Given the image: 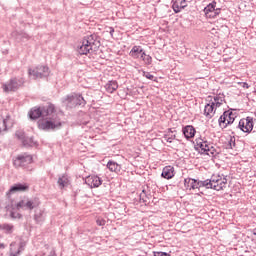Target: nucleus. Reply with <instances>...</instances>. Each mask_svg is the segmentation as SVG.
I'll use <instances>...</instances> for the list:
<instances>
[{
	"label": "nucleus",
	"instance_id": "nucleus-22",
	"mask_svg": "<svg viewBox=\"0 0 256 256\" xmlns=\"http://www.w3.org/2000/svg\"><path fill=\"white\" fill-rule=\"evenodd\" d=\"M143 52H144V50H143V48H141V46H133V48L129 52V55L133 59H139V55H142Z\"/></svg>",
	"mask_w": 256,
	"mask_h": 256
},
{
	"label": "nucleus",
	"instance_id": "nucleus-26",
	"mask_svg": "<svg viewBox=\"0 0 256 256\" xmlns=\"http://www.w3.org/2000/svg\"><path fill=\"white\" fill-rule=\"evenodd\" d=\"M217 7V2L213 1L212 3L208 4L205 8H204V13L205 15H209V13H212L213 11H215V8Z\"/></svg>",
	"mask_w": 256,
	"mask_h": 256
},
{
	"label": "nucleus",
	"instance_id": "nucleus-35",
	"mask_svg": "<svg viewBox=\"0 0 256 256\" xmlns=\"http://www.w3.org/2000/svg\"><path fill=\"white\" fill-rule=\"evenodd\" d=\"M145 77H146V79H150V80L155 79V76H153V74H151V73H146Z\"/></svg>",
	"mask_w": 256,
	"mask_h": 256
},
{
	"label": "nucleus",
	"instance_id": "nucleus-38",
	"mask_svg": "<svg viewBox=\"0 0 256 256\" xmlns=\"http://www.w3.org/2000/svg\"><path fill=\"white\" fill-rule=\"evenodd\" d=\"M242 87H244V89H249V84L247 82H243Z\"/></svg>",
	"mask_w": 256,
	"mask_h": 256
},
{
	"label": "nucleus",
	"instance_id": "nucleus-36",
	"mask_svg": "<svg viewBox=\"0 0 256 256\" xmlns=\"http://www.w3.org/2000/svg\"><path fill=\"white\" fill-rule=\"evenodd\" d=\"M108 33H110L111 37H113V33H115V29H113V27H109Z\"/></svg>",
	"mask_w": 256,
	"mask_h": 256
},
{
	"label": "nucleus",
	"instance_id": "nucleus-19",
	"mask_svg": "<svg viewBox=\"0 0 256 256\" xmlns=\"http://www.w3.org/2000/svg\"><path fill=\"white\" fill-rule=\"evenodd\" d=\"M107 169H109V171L112 173H121V165L112 160L108 161Z\"/></svg>",
	"mask_w": 256,
	"mask_h": 256
},
{
	"label": "nucleus",
	"instance_id": "nucleus-33",
	"mask_svg": "<svg viewBox=\"0 0 256 256\" xmlns=\"http://www.w3.org/2000/svg\"><path fill=\"white\" fill-rule=\"evenodd\" d=\"M140 199L142 200L143 203H147V198H145V191H143V192L140 194Z\"/></svg>",
	"mask_w": 256,
	"mask_h": 256
},
{
	"label": "nucleus",
	"instance_id": "nucleus-7",
	"mask_svg": "<svg viewBox=\"0 0 256 256\" xmlns=\"http://www.w3.org/2000/svg\"><path fill=\"white\" fill-rule=\"evenodd\" d=\"M196 148L200 149V153L208 155L209 157H215V155H217L215 147L203 138L196 139Z\"/></svg>",
	"mask_w": 256,
	"mask_h": 256
},
{
	"label": "nucleus",
	"instance_id": "nucleus-25",
	"mask_svg": "<svg viewBox=\"0 0 256 256\" xmlns=\"http://www.w3.org/2000/svg\"><path fill=\"white\" fill-rule=\"evenodd\" d=\"M34 221H36V223H43V221H45V211L39 210L36 212L34 215Z\"/></svg>",
	"mask_w": 256,
	"mask_h": 256
},
{
	"label": "nucleus",
	"instance_id": "nucleus-6",
	"mask_svg": "<svg viewBox=\"0 0 256 256\" xmlns=\"http://www.w3.org/2000/svg\"><path fill=\"white\" fill-rule=\"evenodd\" d=\"M97 36L90 35L82 40V44L78 47V53L80 55H87L91 53L95 47H97Z\"/></svg>",
	"mask_w": 256,
	"mask_h": 256
},
{
	"label": "nucleus",
	"instance_id": "nucleus-21",
	"mask_svg": "<svg viewBox=\"0 0 256 256\" xmlns=\"http://www.w3.org/2000/svg\"><path fill=\"white\" fill-rule=\"evenodd\" d=\"M0 231H3L6 235H11L15 231V226L9 223L0 224Z\"/></svg>",
	"mask_w": 256,
	"mask_h": 256
},
{
	"label": "nucleus",
	"instance_id": "nucleus-5",
	"mask_svg": "<svg viewBox=\"0 0 256 256\" xmlns=\"http://www.w3.org/2000/svg\"><path fill=\"white\" fill-rule=\"evenodd\" d=\"M62 103L64 107L67 109H74V107H77V105H86L87 102L85 101V98L81 94H69L66 97L62 99Z\"/></svg>",
	"mask_w": 256,
	"mask_h": 256
},
{
	"label": "nucleus",
	"instance_id": "nucleus-27",
	"mask_svg": "<svg viewBox=\"0 0 256 256\" xmlns=\"http://www.w3.org/2000/svg\"><path fill=\"white\" fill-rule=\"evenodd\" d=\"M140 59L144 61L145 65H151L153 63V58L150 55H146L145 51L140 55Z\"/></svg>",
	"mask_w": 256,
	"mask_h": 256
},
{
	"label": "nucleus",
	"instance_id": "nucleus-34",
	"mask_svg": "<svg viewBox=\"0 0 256 256\" xmlns=\"http://www.w3.org/2000/svg\"><path fill=\"white\" fill-rule=\"evenodd\" d=\"M214 14L216 15V17H218V15H221V8H214Z\"/></svg>",
	"mask_w": 256,
	"mask_h": 256
},
{
	"label": "nucleus",
	"instance_id": "nucleus-39",
	"mask_svg": "<svg viewBox=\"0 0 256 256\" xmlns=\"http://www.w3.org/2000/svg\"><path fill=\"white\" fill-rule=\"evenodd\" d=\"M154 256H163V252H154Z\"/></svg>",
	"mask_w": 256,
	"mask_h": 256
},
{
	"label": "nucleus",
	"instance_id": "nucleus-41",
	"mask_svg": "<svg viewBox=\"0 0 256 256\" xmlns=\"http://www.w3.org/2000/svg\"><path fill=\"white\" fill-rule=\"evenodd\" d=\"M19 255V251L15 254V253H11L10 256H17Z\"/></svg>",
	"mask_w": 256,
	"mask_h": 256
},
{
	"label": "nucleus",
	"instance_id": "nucleus-12",
	"mask_svg": "<svg viewBox=\"0 0 256 256\" xmlns=\"http://www.w3.org/2000/svg\"><path fill=\"white\" fill-rule=\"evenodd\" d=\"M31 163H33V156L27 154L20 155L14 160V166L17 168L23 167L24 169H27Z\"/></svg>",
	"mask_w": 256,
	"mask_h": 256
},
{
	"label": "nucleus",
	"instance_id": "nucleus-23",
	"mask_svg": "<svg viewBox=\"0 0 256 256\" xmlns=\"http://www.w3.org/2000/svg\"><path fill=\"white\" fill-rule=\"evenodd\" d=\"M105 88L108 93H115V91L119 89V84L117 83V81L112 80L106 84Z\"/></svg>",
	"mask_w": 256,
	"mask_h": 256
},
{
	"label": "nucleus",
	"instance_id": "nucleus-17",
	"mask_svg": "<svg viewBox=\"0 0 256 256\" xmlns=\"http://www.w3.org/2000/svg\"><path fill=\"white\" fill-rule=\"evenodd\" d=\"M161 177L164 179H173L175 177V168L173 166H165L162 170Z\"/></svg>",
	"mask_w": 256,
	"mask_h": 256
},
{
	"label": "nucleus",
	"instance_id": "nucleus-30",
	"mask_svg": "<svg viewBox=\"0 0 256 256\" xmlns=\"http://www.w3.org/2000/svg\"><path fill=\"white\" fill-rule=\"evenodd\" d=\"M105 223H107V221L103 218H97L96 220V224L99 225V227H104Z\"/></svg>",
	"mask_w": 256,
	"mask_h": 256
},
{
	"label": "nucleus",
	"instance_id": "nucleus-2",
	"mask_svg": "<svg viewBox=\"0 0 256 256\" xmlns=\"http://www.w3.org/2000/svg\"><path fill=\"white\" fill-rule=\"evenodd\" d=\"M39 205H41L39 199H30L29 197L24 196L18 202L14 204L12 203L10 217L12 219H21L23 215H21V213H19L18 211H33V209H36V207H38Z\"/></svg>",
	"mask_w": 256,
	"mask_h": 256
},
{
	"label": "nucleus",
	"instance_id": "nucleus-4",
	"mask_svg": "<svg viewBox=\"0 0 256 256\" xmlns=\"http://www.w3.org/2000/svg\"><path fill=\"white\" fill-rule=\"evenodd\" d=\"M227 187V178L223 175L213 174L210 179L206 180V189H214V191H223Z\"/></svg>",
	"mask_w": 256,
	"mask_h": 256
},
{
	"label": "nucleus",
	"instance_id": "nucleus-11",
	"mask_svg": "<svg viewBox=\"0 0 256 256\" xmlns=\"http://www.w3.org/2000/svg\"><path fill=\"white\" fill-rule=\"evenodd\" d=\"M184 185L187 189L191 191H195V189H201V187H205L207 189V180L199 181L193 178H186L184 180Z\"/></svg>",
	"mask_w": 256,
	"mask_h": 256
},
{
	"label": "nucleus",
	"instance_id": "nucleus-43",
	"mask_svg": "<svg viewBox=\"0 0 256 256\" xmlns=\"http://www.w3.org/2000/svg\"><path fill=\"white\" fill-rule=\"evenodd\" d=\"M253 235H256V229L254 230Z\"/></svg>",
	"mask_w": 256,
	"mask_h": 256
},
{
	"label": "nucleus",
	"instance_id": "nucleus-3",
	"mask_svg": "<svg viewBox=\"0 0 256 256\" xmlns=\"http://www.w3.org/2000/svg\"><path fill=\"white\" fill-rule=\"evenodd\" d=\"M206 101L208 103L204 107V116L206 119H213L217 109L225 103V95L208 96Z\"/></svg>",
	"mask_w": 256,
	"mask_h": 256
},
{
	"label": "nucleus",
	"instance_id": "nucleus-15",
	"mask_svg": "<svg viewBox=\"0 0 256 256\" xmlns=\"http://www.w3.org/2000/svg\"><path fill=\"white\" fill-rule=\"evenodd\" d=\"M25 191H29V184L27 183H18L13 185L9 190V195H12V193H25Z\"/></svg>",
	"mask_w": 256,
	"mask_h": 256
},
{
	"label": "nucleus",
	"instance_id": "nucleus-29",
	"mask_svg": "<svg viewBox=\"0 0 256 256\" xmlns=\"http://www.w3.org/2000/svg\"><path fill=\"white\" fill-rule=\"evenodd\" d=\"M16 137H17L20 141H23V139L25 138V132H23V130H18V131H16Z\"/></svg>",
	"mask_w": 256,
	"mask_h": 256
},
{
	"label": "nucleus",
	"instance_id": "nucleus-16",
	"mask_svg": "<svg viewBox=\"0 0 256 256\" xmlns=\"http://www.w3.org/2000/svg\"><path fill=\"white\" fill-rule=\"evenodd\" d=\"M182 132L185 139H193V137H195V133H197L195 127H193L192 125H187L183 127Z\"/></svg>",
	"mask_w": 256,
	"mask_h": 256
},
{
	"label": "nucleus",
	"instance_id": "nucleus-13",
	"mask_svg": "<svg viewBox=\"0 0 256 256\" xmlns=\"http://www.w3.org/2000/svg\"><path fill=\"white\" fill-rule=\"evenodd\" d=\"M238 127L243 133H251L253 131V118H242L239 121Z\"/></svg>",
	"mask_w": 256,
	"mask_h": 256
},
{
	"label": "nucleus",
	"instance_id": "nucleus-14",
	"mask_svg": "<svg viewBox=\"0 0 256 256\" xmlns=\"http://www.w3.org/2000/svg\"><path fill=\"white\" fill-rule=\"evenodd\" d=\"M86 185L90 187V189H96L97 187H101L103 185V180L97 175H90L85 179Z\"/></svg>",
	"mask_w": 256,
	"mask_h": 256
},
{
	"label": "nucleus",
	"instance_id": "nucleus-10",
	"mask_svg": "<svg viewBox=\"0 0 256 256\" xmlns=\"http://www.w3.org/2000/svg\"><path fill=\"white\" fill-rule=\"evenodd\" d=\"M235 122V114L232 111H225L223 115L220 116L218 123L221 129H227V125H232Z\"/></svg>",
	"mask_w": 256,
	"mask_h": 256
},
{
	"label": "nucleus",
	"instance_id": "nucleus-32",
	"mask_svg": "<svg viewBox=\"0 0 256 256\" xmlns=\"http://www.w3.org/2000/svg\"><path fill=\"white\" fill-rule=\"evenodd\" d=\"M230 148L233 149V147H235V137H231L230 138V142H229Z\"/></svg>",
	"mask_w": 256,
	"mask_h": 256
},
{
	"label": "nucleus",
	"instance_id": "nucleus-40",
	"mask_svg": "<svg viewBox=\"0 0 256 256\" xmlns=\"http://www.w3.org/2000/svg\"><path fill=\"white\" fill-rule=\"evenodd\" d=\"M0 249H5V244L4 243H0Z\"/></svg>",
	"mask_w": 256,
	"mask_h": 256
},
{
	"label": "nucleus",
	"instance_id": "nucleus-24",
	"mask_svg": "<svg viewBox=\"0 0 256 256\" xmlns=\"http://www.w3.org/2000/svg\"><path fill=\"white\" fill-rule=\"evenodd\" d=\"M58 185L60 189H64V187H69V177L67 175H62L58 179Z\"/></svg>",
	"mask_w": 256,
	"mask_h": 256
},
{
	"label": "nucleus",
	"instance_id": "nucleus-31",
	"mask_svg": "<svg viewBox=\"0 0 256 256\" xmlns=\"http://www.w3.org/2000/svg\"><path fill=\"white\" fill-rule=\"evenodd\" d=\"M205 16L207 17V19H215V17H217L215 11H212L209 14H206Z\"/></svg>",
	"mask_w": 256,
	"mask_h": 256
},
{
	"label": "nucleus",
	"instance_id": "nucleus-1",
	"mask_svg": "<svg viewBox=\"0 0 256 256\" xmlns=\"http://www.w3.org/2000/svg\"><path fill=\"white\" fill-rule=\"evenodd\" d=\"M30 119H39V117H46L43 120H39L38 127L43 131H51L59 129L61 127V119L55 113V106L50 104L46 107H35L29 112Z\"/></svg>",
	"mask_w": 256,
	"mask_h": 256
},
{
	"label": "nucleus",
	"instance_id": "nucleus-28",
	"mask_svg": "<svg viewBox=\"0 0 256 256\" xmlns=\"http://www.w3.org/2000/svg\"><path fill=\"white\" fill-rule=\"evenodd\" d=\"M22 145H24V147H31V145H33V138L25 136Z\"/></svg>",
	"mask_w": 256,
	"mask_h": 256
},
{
	"label": "nucleus",
	"instance_id": "nucleus-8",
	"mask_svg": "<svg viewBox=\"0 0 256 256\" xmlns=\"http://www.w3.org/2000/svg\"><path fill=\"white\" fill-rule=\"evenodd\" d=\"M23 85H25V78H12L2 85V89L4 93H9L11 91H17V89H20Z\"/></svg>",
	"mask_w": 256,
	"mask_h": 256
},
{
	"label": "nucleus",
	"instance_id": "nucleus-18",
	"mask_svg": "<svg viewBox=\"0 0 256 256\" xmlns=\"http://www.w3.org/2000/svg\"><path fill=\"white\" fill-rule=\"evenodd\" d=\"M187 7V1L181 0V1H174L172 5L173 11L176 13H181L182 9H185Z\"/></svg>",
	"mask_w": 256,
	"mask_h": 256
},
{
	"label": "nucleus",
	"instance_id": "nucleus-37",
	"mask_svg": "<svg viewBox=\"0 0 256 256\" xmlns=\"http://www.w3.org/2000/svg\"><path fill=\"white\" fill-rule=\"evenodd\" d=\"M174 139H175V136H173V137H166L167 143H173Z\"/></svg>",
	"mask_w": 256,
	"mask_h": 256
},
{
	"label": "nucleus",
	"instance_id": "nucleus-20",
	"mask_svg": "<svg viewBox=\"0 0 256 256\" xmlns=\"http://www.w3.org/2000/svg\"><path fill=\"white\" fill-rule=\"evenodd\" d=\"M9 123H11V116H6V118H3L0 120V135L3 133V131H7L9 129Z\"/></svg>",
	"mask_w": 256,
	"mask_h": 256
},
{
	"label": "nucleus",
	"instance_id": "nucleus-9",
	"mask_svg": "<svg viewBox=\"0 0 256 256\" xmlns=\"http://www.w3.org/2000/svg\"><path fill=\"white\" fill-rule=\"evenodd\" d=\"M28 75L32 77V79H43V77H49V67L38 66L34 69H29Z\"/></svg>",
	"mask_w": 256,
	"mask_h": 256
},
{
	"label": "nucleus",
	"instance_id": "nucleus-42",
	"mask_svg": "<svg viewBox=\"0 0 256 256\" xmlns=\"http://www.w3.org/2000/svg\"><path fill=\"white\" fill-rule=\"evenodd\" d=\"M162 256H171L168 253L162 252Z\"/></svg>",
	"mask_w": 256,
	"mask_h": 256
}]
</instances>
